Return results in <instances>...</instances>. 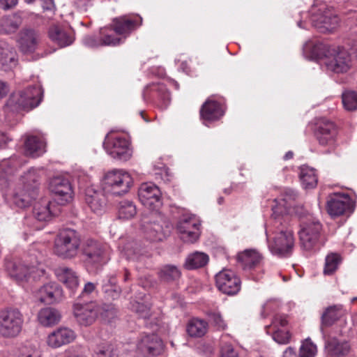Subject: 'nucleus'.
Returning <instances> with one entry per match:
<instances>
[{
  "label": "nucleus",
  "mask_w": 357,
  "mask_h": 357,
  "mask_svg": "<svg viewBox=\"0 0 357 357\" xmlns=\"http://www.w3.org/2000/svg\"><path fill=\"white\" fill-rule=\"evenodd\" d=\"M274 225H268L265 232L271 252L279 257H289L294 250L295 238L294 232L289 228H273Z\"/></svg>",
  "instance_id": "f257e3e1"
},
{
  "label": "nucleus",
  "mask_w": 357,
  "mask_h": 357,
  "mask_svg": "<svg viewBox=\"0 0 357 357\" xmlns=\"http://www.w3.org/2000/svg\"><path fill=\"white\" fill-rule=\"evenodd\" d=\"M38 261L29 262L24 259H6L5 270L8 275L19 284L36 280L44 274V270L38 267Z\"/></svg>",
  "instance_id": "f03ea898"
},
{
  "label": "nucleus",
  "mask_w": 357,
  "mask_h": 357,
  "mask_svg": "<svg viewBox=\"0 0 357 357\" xmlns=\"http://www.w3.org/2000/svg\"><path fill=\"white\" fill-rule=\"evenodd\" d=\"M43 90L40 85L36 84L24 90L13 93L5 105L7 112H18L29 110L37 107L42 99Z\"/></svg>",
  "instance_id": "7ed1b4c3"
},
{
  "label": "nucleus",
  "mask_w": 357,
  "mask_h": 357,
  "mask_svg": "<svg viewBox=\"0 0 357 357\" xmlns=\"http://www.w3.org/2000/svg\"><path fill=\"white\" fill-rule=\"evenodd\" d=\"M22 187L16 192L13 203L19 208H25L31 204L38 195L40 185L39 171L31 168L21 176Z\"/></svg>",
  "instance_id": "20e7f679"
},
{
  "label": "nucleus",
  "mask_w": 357,
  "mask_h": 357,
  "mask_svg": "<svg viewBox=\"0 0 357 357\" xmlns=\"http://www.w3.org/2000/svg\"><path fill=\"white\" fill-rule=\"evenodd\" d=\"M81 236L74 229H66L56 236L53 245V252L63 259H73L80 252Z\"/></svg>",
  "instance_id": "39448f33"
},
{
  "label": "nucleus",
  "mask_w": 357,
  "mask_h": 357,
  "mask_svg": "<svg viewBox=\"0 0 357 357\" xmlns=\"http://www.w3.org/2000/svg\"><path fill=\"white\" fill-rule=\"evenodd\" d=\"M312 130L316 141L327 153L335 150L340 128L334 121L326 117L316 119Z\"/></svg>",
  "instance_id": "423d86ee"
},
{
  "label": "nucleus",
  "mask_w": 357,
  "mask_h": 357,
  "mask_svg": "<svg viewBox=\"0 0 357 357\" xmlns=\"http://www.w3.org/2000/svg\"><path fill=\"white\" fill-rule=\"evenodd\" d=\"M103 146L107 153L115 159L126 161L131 157L130 143L121 134L109 132L105 138Z\"/></svg>",
  "instance_id": "0eeeda50"
},
{
  "label": "nucleus",
  "mask_w": 357,
  "mask_h": 357,
  "mask_svg": "<svg viewBox=\"0 0 357 357\" xmlns=\"http://www.w3.org/2000/svg\"><path fill=\"white\" fill-rule=\"evenodd\" d=\"M24 317L21 312L13 307L0 311V334L4 337L17 336L21 331Z\"/></svg>",
  "instance_id": "6e6552de"
},
{
  "label": "nucleus",
  "mask_w": 357,
  "mask_h": 357,
  "mask_svg": "<svg viewBox=\"0 0 357 357\" xmlns=\"http://www.w3.org/2000/svg\"><path fill=\"white\" fill-rule=\"evenodd\" d=\"M80 252L88 265L98 268L105 264V245L96 239L86 238L81 243Z\"/></svg>",
  "instance_id": "1a4fd4ad"
},
{
  "label": "nucleus",
  "mask_w": 357,
  "mask_h": 357,
  "mask_svg": "<svg viewBox=\"0 0 357 357\" xmlns=\"http://www.w3.org/2000/svg\"><path fill=\"white\" fill-rule=\"evenodd\" d=\"M144 100L160 109H166L170 103V92L165 84L160 82L148 84L143 91Z\"/></svg>",
  "instance_id": "9d476101"
},
{
  "label": "nucleus",
  "mask_w": 357,
  "mask_h": 357,
  "mask_svg": "<svg viewBox=\"0 0 357 357\" xmlns=\"http://www.w3.org/2000/svg\"><path fill=\"white\" fill-rule=\"evenodd\" d=\"M297 194L293 190H287L278 198L273 200L271 218L275 221L287 220L286 218L295 211V202Z\"/></svg>",
  "instance_id": "9b49d317"
},
{
  "label": "nucleus",
  "mask_w": 357,
  "mask_h": 357,
  "mask_svg": "<svg viewBox=\"0 0 357 357\" xmlns=\"http://www.w3.org/2000/svg\"><path fill=\"white\" fill-rule=\"evenodd\" d=\"M105 184L111 188L113 194L121 195L128 192L132 185L131 176L126 172L114 169L104 176Z\"/></svg>",
  "instance_id": "f8f14e48"
},
{
  "label": "nucleus",
  "mask_w": 357,
  "mask_h": 357,
  "mask_svg": "<svg viewBox=\"0 0 357 357\" xmlns=\"http://www.w3.org/2000/svg\"><path fill=\"white\" fill-rule=\"evenodd\" d=\"M138 197L142 204L152 211V215L156 214L162 206L160 190L152 183L141 184Z\"/></svg>",
  "instance_id": "ddd939ff"
},
{
  "label": "nucleus",
  "mask_w": 357,
  "mask_h": 357,
  "mask_svg": "<svg viewBox=\"0 0 357 357\" xmlns=\"http://www.w3.org/2000/svg\"><path fill=\"white\" fill-rule=\"evenodd\" d=\"M164 345L162 340L154 333H142L137 342V351L144 357H155L162 354Z\"/></svg>",
  "instance_id": "4468645a"
},
{
  "label": "nucleus",
  "mask_w": 357,
  "mask_h": 357,
  "mask_svg": "<svg viewBox=\"0 0 357 357\" xmlns=\"http://www.w3.org/2000/svg\"><path fill=\"white\" fill-rule=\"evenodd\" d=\"M241 284L240 278L230 269H223L215 275V285L225 294H236L241 289Z\"/></svg>",
  "instance_id": "2eb2a0df"
},
{
  "label": "nucleus",
  "mask_w": 357,
  "mask_h": 357,
  "mask_svg": "<svg viewBox=\"0 0 357 357\" xmlns=\"http://www.w3.org/2000/svg\"><path fill=\"white\" fill-rule=\"evenodd\" d=\"M237 261L244 271L250 272L254 280H258L261 278L257 273L261 268L262 257L257 250L248 249L238 253Z\"/></svg>",
  "instance_id": "dca6fc26"
},
{
  "label": "nucleus",
  "mask_w": 357,
  "mask_h": 357,
  "mask_svg": "<svg viewBox=\"0 0 357 357\" xmlns=\"http://www.w3.org/2000/svg\"><path fill=\"white\" fill-rule=\"evenodd\" d=\"M50 190L54 195L55 202L59 205H66L73 200V190L68 179L54 177L50 183Z\"/></svg>",
  "instance_id": "f3484780"
},
{
  "label": "nucleus",
  "mask_w": 357,
  "mask_h": 357,
  "mask_svg": "<svg viewBox=\"0 0 357 357\" xmlns=\"http://www.w3.org/2000/svg\"><path fill=\"white\" fill-rule=\"evenodd\" d=\"M326 65L328 70L335 73H347L352 66L351 54L344 48L334 49L327 58Z\"/></svg>",
  "instance_id": "a211bd4d"
},
{
  "label": "nucleus",
  "mask_w": 357,
  "mask_h": 357,
  "mask_svg": "<svg viewBox=\"0 0 357 357\" xmlns=\"http://www.w3.org/2000/svg\"><path fill=\"white\" fill-rule=\"evenodd\" d=\"M142 19L138 15H126L112 20V26L116 35L128 37L132 31L142 25Z\"/></svg>",
  "instance_id": "6ab92c4d"
},
{
  "label": "nucleus",
  "mask_w": 357,
  "mask_h": 357,
  "mask_svg": "<svg viewBox=\"0 0 357 357\" xmlns=\"http://www.w3.org/2000/svg\"><path fill=\"white\" fill-rule=\"evenodd\" d=\"M100 307L96 303L90 302L84 304L75 303L73 312L77 321L82 326L91 325L100 312Z\"/></svg>",
  "instance_id": "aec40b11"
},
{
  "label": "nucleus",
  "mask_w": 357,
  "mask_h": 357,
  "mask_svg": "<svg viewBox=\"0 0 357 357\" xmlns=\"http://www.w3.org/2000/svg\"><path fill=\"white\" fill-rule=\"evenodd\" d=\"M354 210V204L349 196L335 195L327 202V211L332 217L349 215Z\"/></svg>",
  "instance_id": "412c9836"
},
{
  "label": "nucleus",
  "mask_w": 357,
  "mask_h": 357,
  "mask_svg": "<svg viewBox=\"0 0 357 357\" xmlns=\"http://www.w3.org/2000/svg\"><path fill=\"white\" fill-rule=\"evenodd\" d=\"M63 297V289L54 282L45 284L35 292V298L40 302L51 305L58 303Z\"/></svg>",
  "instance_id": "4be33fe9"
},
{
  "label": "nucleus",
  "mask_w": 357,
  "mask_h": 357,
  "mask_svg": "<svg viewBox=\"0 0 357 357\" xmlns=\"http://www.w3.org/2000/svg\"><path fill=\"white\" fill-rule=\"evenodd\" d=\"M321 225H303L298 231L301 246L306 250H312L321 236Z\"/></svg>",
  "instance_id": "5701e85b"
},
{
  "label": "nucleus",
  "mask_w": 357,
  "mask_h": 357,
  "mask_svg": "<svg viewBox=\"0 0 357 357\" xmlns=\"http://www.w3.org/2000/svg\"><path fill=\"white\" fill-rule=\"evenodd\" d=\"M225 107L222 102L208 98L201 107L200 118L204 122L218 121L225 114Z\"/></svg>",
  "instance_id": "b1692460"
},
{
  "label": "nucleus",
  "mask_w": 357,
  "mask_h": 357,
  "mask_svg": "<svg viewBox=\"0 0 357 357\" xmlns=\"http://www.w3.org/2000/svg\"><path fill=\"white\" fill-rule=\"evenodd\" d=\"M76 337L75 333L69 328L59 327L50 333L46 340L47 344L53 349L70 344Z\"/></svg>",
  "instance_id": "393cba45"
},
{
  "label": "nucleus",
  "mask_w": 357,
  "mask_h": 357,
  "mask_svg": "<svg viewBox=\"0 0 357 357\" xmlns=\"http://www.w3.org/2000/svg\"><path fill=\"white\" fill-rule=\"evenodd\" d=\"M40 33L33 29H23L19 33V47L23 53H33L40 43Z\"/></svg>",
  "instance_id": "a878e982"
},
{
  "label": "nucleus",
  "mask_w": 357,
  "mask_h": 357,
  "mask_svg": "<svg viewBox=\"0 0 357 357\" xmlns=\"http://www.w3.org/2000/svg\"><path fill=\"white\" fill-rule=\"evenodd\" d=\"M27 162L24 155H13L8 159L3 160L0 163V179L10 182V176Z\"/></svg>",
  "instance_id": "bb28decb"
},
{
  "label": "nucleus",
  "mask_w": 357,
  "mask_h": 357,
  "mask_svg": "<svg viewBox=\"0 0 357 357\" xmlns=\"http://www.w3.org/2000/svg\"><path fill=\"white\" fill-rule=\"evenodd\" d=\"M48 35L50 38L61 47L68 46L74 41L73 30L59 25L51 26Z\"/></svg>",
  "instance_id": "cd10ccee"
},
{
  "label": "nucleus",
  "mask_w": 357,
  "mask_h": 357,
  "mask_svg": "<svg viewBox=\"0 0 357 357\" xmlns=\"http://www.w3.org/2000/svg\"><path fill=\"white\" fill-rule=\"evenodd\" d=\"M85 202L91 210L98 214H101L106 206V197L102 191L94 190L88 188L85 192Z\"/></svg>",
  "instance_id": "c85d7f7f"
},
{
  "label": "nucleus",
  "mask_w": 357,
  "mask_h": 357,
  "mask_svg": "<svg viewBox=\"0 0 357 357\" xmlns=\"http://www.w3.org/2000/svg\"><path fill=\"white\" fill-rule=\"evenodd\" d=\"M0 63L4 70H11L17 64V54L15 47L5 41H0Z\"/></svg>",
  "instance_id": "c756f323"
},
{
  "label": "nucleus",
  "mask_w": 357,
  "mask_h": 357,
  "mask_svg": "<svg viewBox=\"0 0 357 357\" xmlns=\"http://www.w3.org/2000/svg\"><path fill=\"white\" fill-rule=\"evenodd\" d=\"M25 153L38 158L45 152V142L42 136L29 135L24 142Z\"/></svg>",
  "instance_id": "7c9ffc66"
},
{
  "label": "nucleus",
  "mask_w": 357,
  "mask_h": 357,
  "mask_svg": "<svg viewBox=\"0 0 357 357\" xmlns=\"http://www.w3.org/2000/svg\"><path fill=\"white\" fill-rule=\"evenodd\" d=\"M58 280L64 284L72 292L79 286V278L77 273L68 267H60L55 271Z\"/></svg>",
  "instance_id": "2f4dec72"
},
{
  "label": "nucleus",
  "mask_w": 357,
  "mask_h": 357,
  "mask_svg": "<svg viewBox=\"0 0 357 357\" xmlns=\"http://www.w3.org/2000/svg\"><path fill=\"white\" fill-rule=\"evenodd\" d=\"M209 261L207 254L202 252H195L188 255L183 266L188 270H194L205 266Z\"/></svg>",
  "instance_id": "473e14b6"
},
{
  "label": "nucleus",
  "mask_w": 357,
  "mask_h": 357,
  "mask_svg": "<svg viewBox=\"0 0 357 357\" xmlns=\"http://www.w3.org/2000/svg\"><path fill=\"white\" fill-rule=\"evenodd\" d=\"M181 239L185 243H193L199 236L197 225H176Z\"/></svg>",
  "instance_id": "72a5a7b5"
},
{
  "label": "nucleus",
  "mask_w": 357,
  "mask_h": 357,
  "mask_svg": "<svg viewBox=\"0 0 357 357\" xmlns=\"http://www.w3.org/2000/svg\"><path fill=\"white\" fill-rule=\"evenodd\" d=\"M61 319L60 313L52 307L41 309L38 314V320L43 326H52L59 322Z\"/></svg>",
  "instance_id": "f704fd0d"
},
{
  "label": "nucleus",
  "mask_w": 357,
  "mask_h": 357,
  "mask_svg": "<svg viewBox=\"0 0 357 357\" xmlns=\"http://www.w3.org/2000/svg\"><path fill=\"white\" fill-rule=\"evenodd\" d=\"M299 178L305 189L314 188L318 183L316 170L308 166H303L300 169Z\"/></svg>",
  "instance_id": "c9c22d12"
},
{
  "label": "nucleus",
  "mask_w": 357,
  "mask_h": 357,
  "mask_svg": "<svg viewBox=\"0 0 357 357\" xmlns=\"http://www.w3.org/2000/svg\"><path fill=\"white\" fill-rule=\"evenodd\" d=\"M326 347L329 354L334 356L347 355L350 351V345L348 342L340 341L337 338L328 340Z\"/></svg>",
  "instance_id": "e433bc0d"
},
{
  "label": "nucleus",
  "mask_w": 357,
  "mask_h": 357,
  "mask_svg": "<svg viewBox=\"0 0 357 357\" xmlns=\"http://www.w3.org/2000/svg\"><path fill=\"white\" fill-rule=\"evenodd\" d=\"M22 23V19L18 14L4 17L0 24V33H15Z\"/></svg>",
  "instance_id": "4c0bfd02"
},
{
  "label": "nucleus",
  "mask_w": 357,
  "mask_h": 357,
  "mask_svg": "<svg viewBox=\"0 0 357 357\" xmlns=\"http://www.w3.org/2000/svg\"><path fill=\"white\" fill-rule=\"evenodd\" d=\"M207 330L208 323L197 318L192 319L187 325L188 334L191 337H202L206 333Z\"/></svg>",
  "instance_id": "58836bf2"
},
{
  "label": "nucleus",
  "mask_w": 357,
  "mask_h": 357,
  "mask_svg": "<svg viewBox=\"0 0 357 357\" xmlns=\"http://www.w3.org/2000/svg\"><path fill=\"white\" fill-rule=\"evenodd\" d=\"M343 314L342 305H335L328 307L321 316L322 325L329 326L332 325Z\"/></svg>",
  "instance_id": "ea45409f"
},
{
  "label": "nucleus",
  "mask_w": 357,
  "mask_h": 357,
  "mask_svg": "<svg viewBox=\"0 0 357 357\" xmlns=\"http://www.w3.org/2000/svg\"><path fill=\"white\" fill-rule=\"evenodd\" d=\"M137 215L135 204L129 200H123L119 203L118 218L121 220H130Z\"/></svg>",
  "instance_id": "a19ab883"
},
{
  "label": "nucleus",
  "mask_w": 357,
  "mask_h": 357,
  "mask_svg": "<svg viewBox=\"0 0 357 357\" xmlns=\"http://www.w3.org/2000/svg\"><path fill=\"white\" fill-rule=\"evenodd\" d=\"M100 35L102 38V45H116L122 42V38L119 37V35L115 33L112 24L108 26L101 28Z\"/></svg>",
  "instance_id": "79ce46f5"
},
{
  "label": "nucleus",
  "mask_w": 357,
  "mask_h": 357,
  "mask_svg": "<svg viewBox=\"0 0 357 357\" xmlns=\"http://www.w3.org/2000/svg\"><path fill=\"white\" fill-rule=\"evenodd\" d=\"M180 270L174 265H165L159 272L160 278L165 282H171L178 280L181 277Z\"/></svg>",
  "instance_id": "37998d69"
},
{
  "label": "nucleus",
  "mask_w": 357,
  "mask_h": 357,
  "mask_svg": "<svg viewBox=\"0 0 357 357\" xmlns=\"http://www.w3.org/2000/svg\"><path fill=\"white\" fill-rule=\"evenodd\" d=\"M51 204L49 202L46 206L36 205L33 207V214L35 218L40 222H47L52 220L54 213L50 208Z\"/></svg>",
  "instance_id": "c03bdc74"
},
{
  "label": "nucleus",
  "mask_w": 357,
  "mask_h": 357,
  "mask_svg": "<svg viewBox=\"0 0 357 357\" xmlns=\"http://www.w3.org/2000/svg\"><path fill=\"white\" fill-rule=\"evenodd\" d=\"M341 263V257L337 253H331L328 255L325 260V266L324 268V275H331L333 274Z\"/></svg>",
  "instance_id": "a18cd8bd"
},
{
  "label": "nucleus",
  "mask_w": 357,
  "mask_h": 357,
  "mask_svg": "<svg viewBox=\"0 0 357 357\" xmlns=\"http://www.w3.org/2000/svg\"><path fill=\"white\" fill-rule=\"evenodd\" d=\"M344 107L348 111H354L357 109V93L347 91L342 96Z\"/></svg>",
  "instance_id": "49530a36"
},
{
  "label": "nucleus",
  "mask_w": 357,
  "mask_h": 357,
  "mask_svg": "<svg viewBox=\"0 0 357 357\" xmlns=\"http://www.w3.org/2000/svg\"><path fill=\"white\" fill-rule=\"evenodd\" d=\"M321 28L328 32H332L338 25L339 19L336 15L324 14L320 17Z\"/></svg>",
  "instance_id": "de8ad7c7"
},
{
  "label": "nucleus",
  "mask_w": 357,
  "mask_h": 357,
  "mask_svg": "<svg viewBox=\"0 0 357 357\" xmlns=\"http://www.w3.org/2000/svg\"><path fill=\"white\" fill-rule=\"evenodd\" d=\"M317 353V347L310 340H305L299 351L300 357H314Z\"/></svg>",
  "instance_id": "09e8293b"
},
{
  "label": "nucleus",
  "mask_w": 357,
  "mask_h": 357,
  "mask_svg": "<svg viewBox=\"0 0 357 357\" xmlns=\"http://www.w3.org/2000/svg\"><path fill=\"white\" fill-rule=\"evenodd\" d=\"M179 223H199L200 220L195 214L191 213L188 210L180 208L178 211Z\"/></svg>",
  "instance_id": "8fccbe9b"
},
{
  "label": "nucleus",
  "mask_w": 357,
  "mask_h": 357,
  "mask_svg": "<svg viewBox=\"0 0 357 357\" xmlns=\"http://www.w3.org/2000/svg\"><path fill=\"white\" fill-rule=\"evenodd\" d=\"M137 243L129 241L125 245L120 246L121 250L129 259H135L137 255Z\"/></svg>",
  "instance_id": "3c124183"
},
{
  "label": "nucleus",
  "mask_w": 357,
  "mask_h": 357,
  "mask_svg": "<svg viewBox=\"0 0 357 357\" xmlns=\"http://www.w3.org/2000/svg\"><path fill=\"white\" fill-rule=\"evenodd\" d=\"M272 337L278 344H287L290 342L291 334L287 331L276 329L273 332Z\"/></svg>",
  "instance_id": "603ef678"
},
{
  "label": "nucleus",
  "mask_w": 357,
  "mask_h": 357,
  "mask_svg": "<svg viewBox=\"0 0 357 357\" xmlns=\"http://www.w3.org/2000/svg\"><path fill=\"white\" fill-rule=\"evenodd\" d=\"M287 324L288 321L286 316L275 315L272 321L271 325L266 326V333L268 334L271 328H273V330L280 329V327H284Z\"/></svg>",
  "instance_id": "864d4df0"
},
{
  "label": "nucleus",
  "mask_w": 357,
  "mask_h": 357,
  "mask_svg": "<svg viewBox=\"0 0 357 357\" xmlns=\"http://www.w3.org/2000/svg\"><path fill=\"white\" fill-rule=\"evenodd\" d=\"M93 357H117V353L114 347L109 344L101 347Z\"/></svg>",
  "instance_id": "5fc2aeb1"
},
{
  "label": "nucleus",
  "mask_w": 357,
  "mask_h": 357,
  "mask_svg": "<svg viewBox=\"0 0 357 357\" xmlns=\"http://www.w3.org/2000/svg\"><path fill=\"white\" fill-rule=\"evenodd\" d=\"M134 310L140 317L144 319H148L151 315L150 308L144 304L137 303L136 305L134 306Z\"/></svg>",
  "instance_id": "6e6d98bb"
},
{
  "label": "nucleus",
  "mask_w": 357,
  "mask_h": 357,
  "mask_svg": "<svg viewBox=\"0 0 357 357\" xmlns=\"http://www.w3.org/2000/svg\"><path fill=\"white\" fill-rule=\"evenodd\" d=\"M211 324L218 330H225L227 324L220 314L214 313L211 316Z\"/></svg>",
  "instance_id": "4d7b16f0"
},
{
  "label": "nucleus",
  "mask_w": 357,
  "mask_h": 357,
  "mask_svg": "<svg viewBox=\"0 0 357 357\" xmlns=\"http://www.w3.org/2000/svg\"><path fill=\"white\" fill-rule=\"evenodd\" d=\"M84 43L86 45L91 47H96L99 46H103L102 44V38L100 35L99 36H87L84 39Z\"/></svg>",
  "instance_id": "13d9d810"
},
{
  "label": "nucleus",
  "mask_w": 357,
  "mask_h": 357,
  "mask_svg": "<svg viewBox=\"0 0 357 357\" xmlns=\"http://www.w3.org/2000/svg\"><path fill=\"white\" fill-rule=\"evenodd\" d=\"M104 288L105 294L112 299L117 298L120 295L121 289L119 287H113L112 284L110 286L106 284Z\"/></svg>",
  "instance_id": "bf43d9fd"
},
{
  "label": "nucleus",
  "mask_w": 357,
  "mask_h": 357,
  "mask_svg": "<svg viewBox=\"0 0 357 357\" xmlns=\"http://www.w3.org/2000/svg\"><path fill=\"white\" fill-rule=\"evenodd\" d=\"M222 357H237V353L230 344H226L221 347Z\"/></svg>",
  "instance_id": "052dcab7"
},
{
  "label": "nucleus",
  "mask_w": 357,
  "mask_h": 357,
  "mask_svg": "<svg viewBox=\"0 0 357 357\" xmlns=\"http://www.w3.org/2000/svg\"><path fill=\"white\" fill-rule=\"evenodd\" d=\"M149 240L153 241H162L163 235L158 232L157 229L151 230L147 234L146 236Z\"/></svg>",
  "instance_id": "680f3d73"
},
{
  "label": "nucleus",
  "mask_w": 357,
  "mask_h": 357,
  "mask_svg": "<svg viewBox=\"0 0 357 357\" xmlns=\"http://www.w3.org/2000/svg\"><path fill=\"white\" fill-rule=\"evenodd\" d=\"M18 2V0H0V6L5 10L14 8Z\"/></svg>",
  "instance_id": "e2e57ef3"
},
{
  "label": "nucleus",
  "mask_w": 357,
  "mask_h": 357,
  "mask_svg": "<svg viewBox=\"0 0 357 357\" xmlns=\"http://www.w3.org/2000/svg\"><path fill=\"white\" fill-rule=\"evenodd\" d=\"M96 288L95 284L92 282H87L85 284L84 289L82 291L81 296L84 297L92 293Z\"/></svg>",
  "instance_id": "0e129e2a"
},
{
  "label": "nucleus",
  "mask_w": 357,
  "mask_h": 357,
  "mask_svg": "<svg viewBox=\"0 0 357 357\" xmlns=\"http://www.w3.org/2000/svg\"><path fill=\"white\" fill-rule=\"evenodd\" d=\"M9 92V86L6 82L0 80V99L6 97Z\"/></svg>",
  "instance_id": "69168bd1"
},
{
  "label": "nucleus",
  "mask_w": 357,
  "mask_h": 357,
  "mask_svg": "<svg viewBox=\"0 0 357 357\" xmlns=\"http://www.w3.org/2000/svg\"><path fill=\"white\" fill-rule=\"evenodd\" d=\"M19 357H40V355L38 351L30 349L22 353Z\"/></svg>",
  "instance_id": "338daca9"
},
{
  "label": "nucleus",
  "mask_w": 357,
  "mask_h": 357,
  "mask_svg": "<svg viewBox=\"0 0 357 357\" xmlns=\"http://www.w3.org/2000/svg\"><path fill=\"white\" fill-rule=\"evenodd\" d=\"M283 357H296V354L294 348L289 347L285 349Z\"/></svg>",
  "instance_id": "774afa93"
}]
</instances>
